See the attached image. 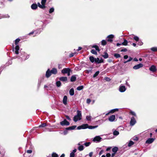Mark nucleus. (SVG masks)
<instances>
[{
  "instance_id": "obj_1",
  "label": "nucleus",
  "mask_w": 157,
  "mask_h": 157,
  "mask_svg": "<svg viewBox=\"0 0 157 157\" xmlns=\"http://www.w3.org/2000/svg\"><path fill=\"white\" fill-rule=\"evenodd\" d=\"M77 113V115L75 116L74 117V121L75 122H77L78 120H80L82 118V113L81 111L78 110Z\"/></svg>"
},
{
  "instance_id": "obj_2",
  "label": "nucleus",
  "mask_w": 157,
  "mask_h": 157,
  "mask_svg": "<svg viewBox=\"0 0 157 157\" xmlns=\"http://www.w3.org/2000/svg\"><path fill=\"white\" fill-rule=\"evenodd\" d=\"M47 0H42L41 2V3L42 5H41L39 2L38 3V6L40 8L43 9L45 7V3L46 2Z\"/></svg>"
},
{
  "instance_id": "obj_3",
  "label": "nucleus",
  "mask_w": 157,
  "mask_h": 157,
  "mask_svg": "<svg viewBox=\"0 0 157 157\" xmlns=\"http://www.w3.org/2000/svg\"><path fill=\"white\" fill-rule=\"evenodd\" d=\"M114 36L113 35L111 34L108 36L107 38V41L108 42H112L113 41V38H114Z\"/></svg>"
},
{
  "instance_id": "obj_4",
  "label": "nucleus",
  "mask_w": 157,
  "mask_h": 157,
  "mask_svg": "<svg viewBox=\"0 0 157 157\" xmlns=\"http://www.w3.org/2000/svg\"><path fill=\"white\" fill-rule=\"evenodd\" d=\"M60 124L62 126H64L68 125H69L70 123L66 119H64L63 121L60 122Z\"/></svg>"
},
{
  "instance_id": "obj_5",
  "label": "nucleus",
  "mask_w": 157,
  "mask_h": 157,
  "mask_svg": "<svg viewBox=\"0 0 157 157\" xmlns=\"http://www.w3.org/2000/svg\"><path fill=\"white\" fill-rule=\"evenodd\" d=\"M143 66V65L142 63H139L134 66L133 67V68L135 70H137L142 67Z\"/></svg>"
},
{
  "instance_id": "obj_6",
  "label": "nucleus",
  "mask_w": 157,
  "mask_h": 157,
  "mask_svg": "<svg viewBox=\"0 0 157 157\" xmlns=\"http://www.w3.org/2000/svg\"><path fill=\"white\" fill-rule=\"evenodd\" d=\"M126 90L125 86L121 85L120 86L119 88V90L121 92H124Z\"/></svg>"
},
{
  "instance_id": "obj_7",
  "label": "nucleus",
  "mask_w": 157,
  "mask_h": 157,
  "mask_svg": "<svg viewBox=\"0 0 157 157\" xmlns=\"http://www.w3.org/2000/svg\"><path fill=\"white\" fill-rule=\"evenodd\" d=\"M136 122V120L134 117H132L130 121V124L131 126H133Z\"/></svg>"
},
{
  "instance_id": "obj_8",
  "label": "nucleus",
  "mask_w": 157,
  "mask_h": 157,
  "mask_svg": "<svg viewBox=\"0 0 157 157\" xmlns=\"http://www.w3.org/2000/svg\"><path fill=\"white\" fill-rule=\"evenodd\" d=\"M101 139V138L100 136H98L94 138L93 141L94 142H99Z\"/></svg>"
},
{
  "instance_id": "obj_9",
  "label": "nucleus",
  "mask_w": 157,
  "mask_h": 157,
  "mask_svg": "<svg viewBox=\"0 0 157 157\" xmlns=\"http://www.w3.org/2000/svg\"><path fill=\"white\" fill-rule=\"evenodd\" d=\"M69 71H70V69L69 68H64L61 71V72L63 74H67Z\"/></svg>"
},
{
  "instance_id": "obj_10",
  "label": "nucleus",
  "mask_w": 157,
  "mask_h": 157,
  "mask_svg": "<svg viewBox=\"0 0 157 157\" xmlns=\"http://www.w3.org/2000/svg\"><path fill=\"white\" fill-rule=\"evenodd\" d=\"M155 139L152 138L148 139L146 141V143L148 144H150L152 143L154 140Z\"/></svg>"
},
{
  "instance_id": "obj_11",
  "label": "nucleus",
  "mask_w": 157,
  "mask_h": 157,
  "mask_svg": "<svg viewBox=\"0 0 157 157\" xmlns=\"http://www.w3.org/2000/svg\"><path fill=\"white\" fill-rule=\"evenodd\" d=\"M115 119V116L114 115H112L109 118V120L110 122H113L114 121Z\"/></svg>"
},
{
  "instance_id": "obj_12",
  "label": "nucleus",
  "mask_w": 157,
  "mask_h": 157,
  "mask_svg": "<svg viewBox=\"0 0 157 157\" xmlns=\"http://www.w3.org/2000/svg\"><path fill=\"white\" fill-rule=\"evenodd\" d=\"M95 62L98 63H103V60L102 59H99V58H95Z\"/></svg>"
},
{
  "instance_id": "obj_13",
  "label": "nucleus",
  "mask_w": 157,
  "mask_h": 157,
  "mask_svg": "<svg viewBox=\"0 0 157 157\" xmlns=\"http://www.w3.org/2000/svg\"><path fill=\"white\" fill-rule=\"evenodd\" d=\"M51 71H50V70L49 69H48L47 71L46 72L45 76L46 77L48 78L51 75Z\"/></svg>"
},
{
  "instance_id": "obj_14",
  "label": "nucleus",
  "mask_w": 157,
  "mask_h": 157,
  "mask_svg": "<svg viewBox=\"0 0 157 157\" xmlns=\"http://www.w3.org/2000/svg\"><path fill=\"white\" fill-rule=\"evenodd\" d=\"M67 97L66 95L64 96L63 99V103L65 105H66L67 104Z\"/></svg>"
},
{
  "instance_id": "obj_15",
  "label": "nucleus",
  "mask_w": 157,
  "mask_h": 157,
  "mask_svg": "<svg viewBox=\"0 0 157 157\" xmlns=\"http://www.w3.org/2000/svg\"><path fill=\"white\" fill-rule=\"evenodd\" d=\"M149 70L150 71L154 72L156 71V67L154 65H152L149 68Z\"/></svg>"
},
{
  "instance_id": "obj_16",
  "label": "nucleus",
  "mask_w": 157,
  "mask_h": 157,
  "mask_svg": "<svg viewBox=\"0 0 157 157\" xmlns=\"http://www.w3.org/2000/svg\"><path fill=\"white\" fill-rule=\"evenodd\" d=\"M78 145L79 146L78 148V150L80 151L83 150L84 149V147L83 145H80V142L79 143Z\"/></svg>"
},
{
  "instance_id": "obj_17",
  "label": "nucleus",
  "mask_w": 157,
  "mask_h": 157,
  "mask_svg": "<svg viewBox=\"0 0 157 157\" xmlns=\"http://www.w3.org/2000/svg\"><path fill=\"white\" fill-rule=\"evenodd\" d=\"M59 79L60 80L62 81L63 82H65L67 81V77H60Z\"/></svg>"
},
{
  "instance_id": "obj_18",
  "label": "nucleus",
  "mask_w": 157,
  "mask_h": 157,
  "mask_svg": "<svg viewBox=\"0 0 157 157\" xmlns=\"http://www.w3.org/2000/svg\"><path fill=\"white\" fill-rule=\"evenodd\" d=\"M118 148L117 147H113L112 149V151L113 153H116L118 151Z\"/></svg>"
},
{
  "instance_id": "obj_19",
  "label": "nucleus",
  "mask_w": 157,
  "mask_h": 157,
  "mask_svg": "<svg viewBox=\"0 0 157 157\" xmlns=\"http://www.w3.org/2000/svg\"><path fill=\"white\" fill-rule=\"evenodd\" d=\"M118 111V109H115L111 110L109 113L106 114V115H107L109 114V113H113L116 111Z\"/></svg>"
},
{
  "instance_id": "obj_20",
  "label": "nucleus",
  "mask_w": 157,
  "mask_h": 157,
  "mask_svg": "<svg viewBox=\"0 0 157 157\" xmlns=\"http://www.w3.org/2000/svg\"><path fill=\"white\" fill-rule=\"evenodd\" d=\"M52 74H56L57 73V70L55 68H53L51 71Z\"/></svg>"
},
{
  "instance_id": "obj_21",
  "label": "nucleus",
  "mask_w": 157,
  "mask_h": 157,
  "mask_svg": "<svg viewBox=\"0 0 157 157\" xmlns=\"http://www.w3.org/2000/svg\"><path fill=\"white\" fill-rule=\"evenodd\" d=\"M31 7L33 10H36L37 8V6L36 4H33L31 5Z\"/></svg>"
},
{
  "instance_id": "obj_22",
  "label": "nucleus",
  "mask_w": 157,
  "mask_h": 157,
  "mask_svg": "<svg viewBox=\"0 0 157 157\" xmlns=\"http://www.w3.org/2000/svg\"><path fill=\"white\" fill-rule=\"evenodd\" d=\"M15 54H18V50H19V47L17 45L15 48Z\"/></svg>"
},
{
  "instance_id": "obj_23",
  "label": "nucleus",
  "mask_w": 157,
  "mask_h": 157,
  "mask_svg": "<svg viewBox=\"0 0 157 157\" xmlns=\"http://www.w3.org/2000/svg\"><path fill=\"white\" fill-rule=\"evenodd\" d=\"M76 80V77L75 75H72L71 78V81L72 82L75 81Z\"/></svg>"
},
{
  "instance_id": "obj_24",
  "label": "nucleus",
  "mask_w": 157,
  "mask_h": 157,
  "mask_svg": "<svg viewBox=\"0 0 157 157\" xmlns=\"http://www.w3.org/2000/svg\"><path fill=\"white\" fill-rule=\"evenodd\" d=\"M70 94L71 96H73L74 94V90L73 88L71 89L69 91Z\"/></svg>"
},
{
  "instance_id": "obj_25",
  "label": "nucleus",
  "mask_w": 157,
  "mask_h": 157,
  "mask_svg": "<svg viewBox=\"0 0 157 157\" xmlns=\"http://www.w3.org/2000/svg\"><path fill=\"white\" fill-rule=\"evenodd\" d=\"M82 129H86L88 127V124H84L82 125Z\"/></svg>"
},
{
  "instance_id": "obj_26",
  "label": "nucleus",
  "mask_w": 157,
  "mask_h": 157,
  "mask_svg": "<svg viewBox=\"0 0 157 157\" xmlns=\"http://www.w3.org/2000/svg\"><path fill=\"white\" fill-rule=\"evenodd\" d=\"M89 59L90 61L92 63L95 61V58H94L93 56H90L89 58Z\"/></svg>"
},
{
  "instance_id": "obj_27",
  "label": "nucleus",
  "mask_w": 157,
  "mask_h": 157,
  "mask_svg": "<svg viewBox=\"0 0 157 157\" xmlns=\"http://www.w3.org/2000/svg\"><path fill=\"white\" fill-rule=\"evenodd\" d=\"M76 127V126H73L71 127H69L67 128V130H73L75 129Z\"/></svg>"
},
{
  "instance_id": "obj_28",
  "label": "nucleus",
  "mask_w": 157,
  "mask_h": 157,
  "mask_svg": "<svg viewBox=\"0 0 157 157\" xmlns=\"http://www.w3.org/2000/svg\"><path fill=\"white\" fill-rule=\"evenodd\" d=\"M102 56L104 58L107 59L108 57V55L107 52H105L104 53V55H102Z\"/></svg>"
},
{
  "instance_id": "obj_29",
  "label": "nucleus",
  "mask_w": 157,
  "mask_h": 157,
  "mask_svg": "<svg viewBox=\"0 0 157 157\" xmlns=\"http://www.w3.org/2000/svg\"><path fill=\"white\" fill-rule=\"evenodd\" d=\"M128 43V41L124 39V41L122 43V44L126 46L127 45Z\"/></svg>"
},
{
  "instance_id": "obj_30",
  "label": "nucleus",
  "mask_w": 157,
  "mask_h": 157,
  "mask_svg": "<svg viewBox=\"0 0 157 157\" xmlns=\"http://www.w3.org/2000/svg\"><path fill=\"white\" fill-rule=\"evenodd\" d=\"M92 48H95L96 50L98 51V52L100 51V49L99 48V47L97 45H93L92 47Z\"/></svg>"
},
{
  "instance_id": "obj_31",
  "label": "nucleus",
  "mask_w": 157,
  "mask_h": 157,
  "mask_svg": "<svg viewBox=\"0 0 157 157\" xmlns=\"http://www.w3.org/2000/svg\"><path fill=\"white\" fill-rule=\"evenodd\" d=\"M119 133V132L116 130H114L113 132V134L115 136H117Z\"/></svg>"
},
{
  "instance_id": "obj_32",
  "label": "nucleus",
  "mask_w": 157,
  "mask_h": 157,
  "mask_svg": "<svg viewBox=\"0 0 157 157\" xmlns=\"http://www.w3.org/2000/svg\"><path fill=\"white\" fill-rule=\"evenodd\" d=\"M83 88V86H81L78 87L77 88V90H82Z\"/></svg>"
},
{
  "instance_id": "obj_33",
  "label": "nucleus",
  "mask_w": 157,
  "mask_h": 157,
  "mask_svg": "<svg viewBox=\"0 0 157 157\" xmlns=\"http://www.w3.org/2000/svg\"><path fill=\"white\" fill-rule=\"evenodd\" d=\"M91 52L93 54L95 55H97V54L96 51L94 49L91 50Z\"/></svg>"
},
{
  "instance_id": "obj_34",
  "label": "nucleus",
  "mask_w": 157,
  "mask_h": 157,
  "mask_svg": "<svg viewBox=\"0 0 157 157\" xmlns=\"http://www.w3.org/2000/svg\"><path fill=\"white\" fill-rule=\"evenodd\" d=\"M47 126V124L46 123H43L40 125L38 127H44Z\"/></svg>"
},
{
  "instance_id": "obj_35",
  "label": "nucleus",
  "mask_w": 157,
  "mask_h": 157,
  "mask_svg": "<svg viewBox=\"0 0 157 157\" xmlns=\"http://www.w3.org/2000/svg\"><path fill=\"white\" fill-rule=\"evenodd\" d=\"M92 117L90 116H86V119L88 121H90L91 120Z\"/></svg>"
},
{
  "instance_id": "obj_36",
  "label": "nucleus",
  "mask_w": 157,
  "mask_h": 157,
  "mask_svg": "<svg viewBox=\"0 0 157 157\" xmlns=\"http://www.w3.org/2000/svg\"><path fill=\"white\" fill-rule=\"evenodd\" d=\"M134 142L132 141H130L128 144V146L129 147L131 146L132 145L134 144Z\"/></svg>"
},
{
  "instance_id": "obj_37",
  "label": "nucleus",
  "mask_w": 157,
  "mask_h": 157,
  "mask_svg": "<svg viewBox=\"0 0 157 157\" xmlns=\"http://www.w3.org/2000/svg\"><path fill=\"white\" fill-rule=\"evenodd\" d=\"M61 84V82L60 81H58L56 82V85L58 87L60 86Z\"/></svg>"
},
{
  "instance_id": "obj_38",
  "label": "nucleus",
  "mask_w": 157,
  "mask_h": 157,
  "mask_svg": "<svg viewBox=\"0 0 157 157\" xmlns=\"http://www.w3.org/2000/svg\"><path fill=\"white\" fill-rule=\"evenodd\" d=\"M101 44L103 45H105L106 44V41L105 40H103L101 42Z\"/></svg>"
},
{
  "instance_id": "obj_39",
  "label": "nucleus",
  "mask_w": 157,
  "mask_h": 157,
  "mask_svg": "<svg viewBox=\"0 0 157 157\" xmlns=\"http://www.w3.org/2000/svg\"><path fill=\"white\" fill-rule=\"evenodd\" d=\"M151 50L153 52L157 51V47H152L151 48Z\"/></svg>"
},
{
  "instance_id": "obj_40",
  "label": "nucleus",
  "mask_w": 157,
  "mask_h": 157,
  "mask_svg": "<svg viewBox=\"0 0 157 157\" xmlns=\"http://www.w3.org/2000/svg\"><path fill=\"white\" fill-rule=\"evenodd\" d=\"M97 126H88V128L90 129H93L94 128H95L97 127Z\"/></svg>"
},
{
  "instance_id": "obj_41",
  "label": "nucleus",
  "mask_w": 157,
  "mask_h": 157,
  "mask_svg": "<svg viewBox=\"0 0 157 157\" xmlns=\"http://www.w3.org/2000/svg\"><path fill=\"white\" fill-rule=\"evenodd\" d=\"M20 40V39L18 38L16 39L15 40V44L17 45Z\"/></svg>"
},
{
  "instance_id": "obj_42",
  "label": "nucleus",
  "mask_w": 157,
  "mask_h": 157,
  "mask_svg": "<svg viewBox=\"0 0 157 157\" xmlns=\"http://www.w3.org/2000/svg\"><path fill=\"white\" fill-rule=\"evenodd\" d=\"M114 56L116 58H119L121 56L120 55L118 54H114Z\"/></svg>"
},
{
  "instance_id": "obj_43",
  "label": "nucleus",
  "mask_w": 157,
  "mask_h": 157,
  "mask_svg": "<svg viewBox=\"0 0 157 157\" xmlns=\"http://www.w3.org/2000/svg\"><path fill=\"white\" fill-rule=\"evenodd\" d=\"M91 143L90 142H86L84 143V145L86 146L87 147L90 145Z\"/></svg>"
},
{
  "instance_id": "obj_44",
  "label": "nucleus",
  "mask_w": 157,
  "mask_h": 157,
  "mask_svg": "<svg viewBox=\"0 0 157 157\" xmlns=\"http://www.w3.org/2000/svg\"><path fill=\"white\" fill-rule=\"evenodd\" d=\"M54 8L53 7L51 8L50 9L49 11V13H52L54 11Z\"/></svg>"
},
{
  "instance_id": "obj_45",
  "label": "nucleus",
  "mask_w": 157,
  "mask_h": 157,
  "mask_svg": "<svg viewBox=\"0 0 157 157\" xmlns=\"http://www.w3.org/2000/svg\"><path fill=\"white\" fill-rule=\"evenodd\" d=\"M52 157H58V155L56 153H53L52 154Z\"/></svg>"
},
{
  "instance_id": "obj_46",
  "label": "nucleus",
  "mask_w": 157,
  "mask_h": 157,
  "mask_svg": "<svg viewBox=\"0 0 157 157\" xmlns=\"http://www.w3.org/2000/svg\"><path fill=\"white\" fill-rule=\"evenodd\" d=\"M99 71H97L95 73L93 77H95L97 76L99 74Z\"/></svg>"
},
{
  "instance_id": "obj_47",
  "label": "nucleus",
  "mask_w": 157,
  "mask_h": 157,
  "mask_svg": "<svg viewBox=\"0 0 157 157\" xmlns=\"http://www.w3.org/2000/svg\"><path fill=\"white\" fill-rule=\"evenodd\" d=\"M133 38L136 41H138L139 40V38L137 36H135Z\"/></svg>"
},
{
  "instance_id": "obj_48",
  "label": "nucleus",
  "mask_w": 157,
  "mask_h": 157,
  "mask_svg": "<svg viewBox=\"0 0 157 157\" xmlns=\"http://www.w3.org/2000/svg\"><path fill=\"white\" fill-rule=\"evenodd\" d=\"M22 59L23 60H25V59H28L29 58V56H26L25 58L24 56H22L21 57Z\"/></svg>"
},
{
  "instance_id": "obj_49",
  "label": "nucleus",
  "mask_w": 157,
  "mask_h": 157,
  "mask_svg": "<svg viewBox=\"0 0 157 157\" xmlns=\"http://www.w3.org/2000/svg\"><path fill=\"white\" fill-rule=\"evenodd\" d=\"M130 113L132 115L134 116H136V115L135 112H134L131 111L130 112Z\"/></svg>"
},
{
  "instance_id": "obj_50",
  "label": "nucleus",
  "mask_w": 157,
  "mask_h": 157,
  "mask_svg": "<svg viewBox=\"0 0 157 157\" xmlns=\"http://www.w3.org/2000/svg\"><path fill=\"white\" fill-rule=\"evenodd\" d=\"M133 140H134L137 141L138 140V138L137 136H135L133 137Z\"/></svg>"
},
{
  "instance_id": "obj_51",
  "label": "nucleus",
  "mask_w": 157,
  "mask_h": 157,
  "mask_svg": "<svg viewBox=\"0 0 157 157\" xmlns=\"http://www.w3.org/2000/svg\"><path fill=\"white\" fill-rule=\"evenodd\" d=\"M91 102V100L90 99H87L86 100V102L88 104H89Z\"/></svg>"
},
{
  "instance_id": "obj_52",
  "label": "nucleus",
  "mask_w": 157,
  "mask_h": 157,
  "mask_svg": "<svg viewBox=\"0 0 157 157\" xmlns=\"http://www.w3.org/2000/svg\"><path fill=\"white\" fill-rule=\"evenodd\" d=\"M75 154L74 153H72L71 152L70 153V157H74Z\"/></svg>"
},
{
  "instance_id": "obj_53",
  "label": "nucleus",
  "mask_w": 157,
  "mask_h": 157,
  "mask_svg": "<svg viewBox=\"0 0 157 157\" xmlns=\"http://www.w3.org/2000/svg\"><path fill=\"white\" fill-rule=\"evenodd\" d=\"M32 151L31 150H28L27 151V152L28 153L30 154L32 153Z\"/></svg>"
},
{
  "instance_id": "obj_54",
  "label": "nucleus",
  "mask_w": 157,
  "mask_h": 157,
  "mask_svg": "<svg viewBox=\"0 0 157 157\" xmlns=\"http://www.w3.org/2000/svg\"><path fill=\"white\" fill-rule=\"evenodd\" d=\"M75 54V53H71L69 55V57H72L74 56Z\"/></svg>"
},
{
  "instance_id": "obj_55",
  "label": "nucleus",
  "mask_w": 157,
  "mask_h": 157,
  "mask_svg": "<svg viewBox=\"0 0 157 157\" xmlns=\"http://www.w3.org/2000/svg\"><path fill=\"white\" fill-rule=\"evenodd\" d=\"M138 44L140 45H142L143 44V42L141 41L139 42Z\"/></svg>"
},
{
  "instance_id": "obj_56",
  "label": "nucleus",
  "mask_w": 157,
  "mask_h": 157,
  "mask_svg": "<svg viewBox=\"0 0 157 157\" xmlns=\"http://www.w3.org/2000/svg\"><path fill=\"white\" fill-rule=\"evenodd\" d=\"M127 49H126V48H124V49H122L121 50V52H125L126 51H127Z\"/></svg>"
},
{
  "instance_id": "obj_57",
  "label": "nucleus",
  "mask_w": 157,
  "mask_h": 157,
  "mask_svg": "<svg viewBox=\"0 0 157 157\" xmlns=\"http://www.w3.org/2000/svg\"><path fill=\"white\" fill-rule=\"evenodd\" d=\"M85 72L86 73H87V74H88L90 72H91V71L90 70H86L85 71Z\"/></svg>"
},
{
  "instance_id": "obj_58",
  "label": "nucleus",
  "mask_w": 157,
  "mask_h": 157,
  "mask_svg": "<svg viewBox=\"0 0 157 157\" xmlns=\"http://www.w3.org/2000/svg\"><path fill=\"white\" fill-rule=\"evenodd\" d=\"M112 148L111 147H109L106 149V151H108L110 150Z\"/></svg>"
},
{
  "instance_id": "obj_59",
  "label": "nucleus",
  "mask_w": 157,
  "mask_h": 157,
  "mask_svg": "<svg viewBox=\"0 0 157 157\" xmlns=\"http://www.w3.org/2000/svg\"><path fill=\"white\" fill-rule=\"evenodd\" d=\"M111 156V155L110 153H108L106 154V156L107 157H110Z\"/></svg>"
},
{
  "instance_id": "obj_60",
  "label": "nucleus",
  "mask_w": 157,
  "mask_h": 157,
  "mask_svg": "<svg viewBox=\"0 0 157 157\" xmlns=\"http://www.w3.org/2000/svg\"><path fill=\"white\" fill-rule=\"evenodd\" d=\"M128 55H125L124 56V58L125 59H128Z\"/></svg>"
},
{
  "instance_id": "obj_61",
  "label": "nucleus",
  "mask_w": 157,
  "mask_h": 157,
  "mask_svg": "<svg viewBox=\"0 0 157 157\" xmlns=\"http://www.w3.org/2000/svg\"><path fill=\"white\" fill-rule=\"evenodd\" d=\"M82 129V125L81 126H79L78 127H77V129Z\"/></svg>"
},
{
  "instance_id": "obj_62",
  "label": "nucleus",
  "mask_w": 157,
  "mask_h": 157,
  "mask_svg": "<svg viewBox=\"0 0 157 157\" xmlns=\"http://www.w3.org/2000/svg\"><path fill=\"white\" fill-rule=\"evenodd\" d=\"M76 149H75L73 150L71 152L72 153H74L75 154V153L76 152Z\"/></svg>"
},
{
  "instance_id": "obj_63",
  "label": "nucleus",
  "mask_w": 157,
  "mask_h": 157,
  "mask_svg": "<svg viewBox=\"0 0 157 157\" xmlns=\"http://www.w3.org/2000/svg\"><path fill=\"white\" fill-rule=\"evenodd\" d=\"M93 152H90V153L89 154V156L90 157H91L92 155H93Z\"/></svg>"
},
{
  "instance_id": "obj_64",
  "label": "nucleus",
  "mask_w": 157,
  "mask_h": 157,
  "mask_svg": "<svg viewBox=\"0 0 157 157\" xmlns=\"http://www.w3.org/2000/svg\"><path fill=\"white\" fill-rule=\"evenodd\" d=\"M116 153H113L112 155H111V156L112 157H114Z\"/></svg>"
}]
</instances>
